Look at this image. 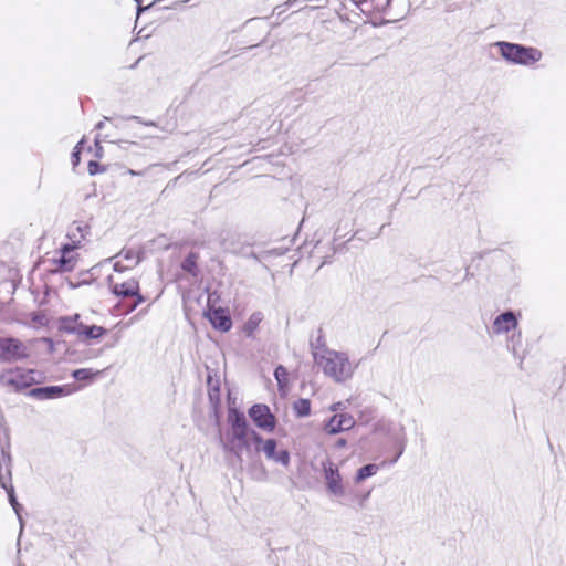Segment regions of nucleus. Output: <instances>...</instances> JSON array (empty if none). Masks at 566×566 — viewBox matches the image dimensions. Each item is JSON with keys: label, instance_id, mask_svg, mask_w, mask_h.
Here are the masks:
<instances>
[{"label": "nucleus", "instance_id": "f257e3e1", "mask_svg": "<svg viewBox=\"0 0 566 566\" xmlns=\"http://www.w3.org/2000/svg\"><path fill=\"white\" fill-rule=\"evenodd\" d=\"M315 364L322 368L325 375L336 381H344L352 377L355 366L345 353L328 348H316L313 352Z\"/></svg>", "mask_w": 566, "mask_h": 566}, {"label": "nucleus", "instance_id": "f03ea898", "mask_svg": "<svg viewBox=\"0 0 566 566\" xmlns=\"http://www.w3.org/2000/svg\"><path fill=\"white\" fill-rule=\"evenodd\" d=\"M122 261H116L114 264L115 273L108 276V285L113 294L119 297H136L134 304L129 311L135 310L140 303L144 302V297L139 294V283L134 277L124 279L122 275L123 270Z\"/></svg>", "mask_w": 566, "mask_h": 566}, {"label": "nucleus", "instance_id": "7ed1b4c3", "mask_svg": "<svg viewBox=\"0 0 566 566\" xmlns=\"http://www.w3.org/2000/svg\"><path fill=\"white\" fill-rule=\"evenodd\" d=\"M493 45L499 49L501 56L512 64L531 65L538 62L543 56L541 50L533 46L506 41H499Z\"/></svg>", "mask_w": 566, "mask_h": 566}, {"label": "nucleus", "instance_id": "20e7f679", "mask_svg": "<svg viewBox=\"0 0 566 566\" xmlns=\"http://www.w3.org/2000/svg\"><path fill=\"white\" fill-rule=\"evenodd\" d=\"M41 380L42 376L39 371L21 367L10 368L0 374L1 385L15 391L28 388Z\"/></svg>", "mask_w": 566, "mask_h": 566}, {"label": "nucleus", "instance_id": "39448f33", "mask_svg": "<svg viewBox=\"0 0 566 566\" xmlns=\"http://www.w3.org/2000/svg\"><path fill=\"white\" fill-rule=\"evenodd\" d=\"M323 475L325 480V484L329 494L336 497H343L346 494V488L343 482V478L340 475L338 467L331 462L326 461L323 463Z\"/></svg>", "mask_w": 566, "mask_h": 566}, {"label": "nucleus", "instance_id": "423d86ee", "mask_svg": "<svg viewBox=\"0 0 566 566\" xmlns=\"http://www.w3.org/2000/svg\"><path fill=\"white\" fill-rule=\"evenodd\" d=\"M342 403H334L331 409L336 412L326 423L325 431L329 434H336L342 431L349 430L354 427L355 420L354 418L346 412H337L340 409Z\"/></svg>", "mask_w": 566, "mask_h": 566}, {"label": "nucleus", "instance_id": "0eeeda50", "mask_svg": "<svg viewBox=\"0 0 566 566\" xmlns=\"http://www.w3.org/2000/svg\"><path fill=\"white\" fill-rule=\"evenodd\" d=\"M78 315H76L74 318H67L63 322V327L71 332L76 334L80 338L83 339H94L99 338L105 334V328L97 325L86 326L82 323L77 322Z\"/></svg>", "mask_w": 566, "mask_h": 566}, {"label": "nucleus", "instance_id": "6e6552de", "mask_svg": "<svg viewBox=\"0 0 566 566\" xmlns=\"http://www.w3.org/2000/svg\"><path fill=\"white\" fill-rule=\"evenodd\" d=\"M28 357L27 347L14 338H0V359L14 361Z\"/></svg>", "mask_w": 566, "mask_h": 566}, {"label": "nucleus", "instance_id": "1a4fd4ad", "mask_svg": "<svg viewBox=\"0 0 566 566\" xmlns=\"http://www.w3.org/2000/svg\"><path fill=\"white\" fill-rule=\"evenodd\" d=\"M0 485L8 492L9 501L19 515V503L14 496L13 486L11 485L10 457L3 450L0 455Z\"/></svg>", "mask_w": 566, "mask_h": 566}, {"label": "nucleus", "instance_id": "9d476101", "mask_svg": "<svg viewBox=\"0 0 566 566\" xmlns=\"http://www.w3.org/2000/svg\"><path fill=\"white\" fill-rule=\"evenodd\" d=\"M249 416L260 429L271 432L274 430L276 421L266 405H254L249 410Z\"/></svg>", "mask_w": 566, "mask_h": 566}, {"label": "nucleus", "instance_id": "9b49d317", "mask_svg": "<svg viewBox=\"0 0 566 566\" xmlns=\"http://www.w3.org/2000/svg\"><path fill=\"white\" fill-rule=\"evenodd\" d=\"M75 245L65 244L61 250L59 259H52L54 268L53 271L70 272L75 269L77 263L76 254L74 253Z\"/></svg>", "mask_w": 566, "mask_h": 566}, {"label": "nucleus", "instance_id": "f8f14e48", "mask_svg": "<svg viewBox=\"0 0 566 566\" xmlns=\"http://www.w3.org/2000/svg\"><path fill=\"white\" fill-rule=\"evenodd\" d=\"M276 450V441L273 439L265 440L260 447V451H262L269 460H273L277 463L283 464L284 467L289 465L290 454L286 450Z\"/></svg>", "mask_w": 566, "mask_h": 566}, {"label": "nucleus", "instance_id": "ddd939ff", "mask_svg": "<svg viewBox=\"0 0 566 566\" xmlns=\"http://www.w3.org/2000/svg\"><path fill=\"white\" fill-rule=\"evenodd\" d=\"M73 392V389L70 386H50L35 388L30 391L32 397H35L41 400L53 399L61 396H67Z\"/></svg>", "mask_w": 566, "mask_h": 566}, {"label": "nucleus", "instance_id": "4468645a", "mask_svg": "<svg viewBox=\"0 0 566 566\" xmlns=\"http://www.w3.org/2000/svg\"><path fill=\"white\" fill-rule=\"evenodd\" d=\"M206 316L214 328H218L222 332H228L232 326L231 317L223 308H209L206 312Z\"/></svg>", "mask_w": 566, "mask_h": 566}, {"label": "nucleus", "instance_id": "2eb2a0df", "mask_svg": "<svg viewBox=\"0 0 566 566\" xmlns=\"http://www.w3.org/2000/svg\"><path fill=\"white\" fill-rule=\"evenodd\" d=\"M249 429L245 418L242 415L237 413L232 421V433L233 438L239 441L241 447H249Z\"/></svg>", "mask_w": 566, "mask_h": 566}, {"label": "nucleus", "instance_id": "dca6fc26", "mask_svg": "<svg viewBox=\"0 0 566 566\" xmlns=\"http://www.w3.org/2000/svg\"><path fill=\"white\" fill-rule=\"evenodd\" d=\"M517 326V318L512 311L501 313L493 322V331L496 334L507 333L515 329Z\"/></svg>", "mask_w": 566, "mask_h": 566}, {"label": "nucleus", "instance_id": "f3484780", "mask_svg": "<svg viewBox=\"0 0 566 566\" xmlns=\"http://www.w3.org/2000/svg\"><path fill=\"white\" fill-rule=\"evenodd\" d=\"M407 444V436L405 432V428L399 426L398 429H395L394 436H391V452L395 450V454H391V464L397 462V460L402 455L405 448Z\"/></svg>", "mask_w": 566, "mask_h": 566}, {"label": "nucleus", "instance_id": "a211bd4d", "mask_svg": "<svg viewBox=\"0 0 566 566\" xmlns=\"http://www.w3.org/2000/svg\"><path fill=\"white\" fill-rule=\"evenodd\" d=\"M87 226L83 222H75L69 231V238L73 243L78 244L87 233Z\"/></svg>", "mask_w": 566, "mask_h": 566}, {"label": "nucleus", "instance_id": "6ab92c4d", "mask_svg": "<svg viewBox=\"0 0 566 566\" xmlns=\"http://www.w3.org/2000/svg\"><path fill=\"white\" fill-rule=\"evenodd\" d=\"M377 471H378L377 464H367L357 471V474L355 476V482L360 483L364 480H366L367 478L375 475L377 473Z\"/></svg>", "mask_w": 566, "mask_h": 566}, {"label": "nucleus", "instance_id": "aec40b11", "mask_svg": "<svg viewBox=\"0 0 566 566\" xmlns=\"http://www.w3.org/2000/svg\"><path fill=\"white\" fill-rule=\"evenodd\" d=\"M274 376L277 381L280 391L285 392L289 384L287 370L283 366H279L274 371Z\"/></svg>", "mask_w": 566, "mask_h": 566}, {"label": "nucleus", "instance_id": "412c9836", "mask_svg": "<svg viewBox=\"0 0 566 566\" xmlns=\"http://www.w3.org/2000/svg\"><path fill=\"white\" fill-rule=\"evenodd\" d=\"M294 410L301 417L308 416L311 411V403L307 399H300L294 403Z\"/></svg>", "mask_w": 566, "mask_h": 566}, {"label": "nucleus", "instance_id": "4be33fe9", "mask_svg": "<svg viewBox=\"0 0 566 566\" xmlns=\"http://www.w3.org/2000/svg\"><path fill=\"white\" fill-rule=\"evenodd\" d=\"M99 371H92V369H87V368H83V369H77V370H74L73 371V377L77 380H86V379H92L95 375H98Z\"/></svg>", "mask_w": 566, "mask_h": 566}, {"label": "nucleus", "instance_id": "5701e85b", "mask_svg": "<svg viewBox=\"0 0 566 566\" xmlns=\"http://www.w3.org/2000/svg\"><path fill=\"white\" fill-rule=\"evenodd\" d=\"M119 256H122V258H124L125 260L129 261V262H130L129 266H132V265H136V264L139 262V260H140V258H139L138 253H136V252H135V251H133V250L124 251V252H122V253L119 254ZM124 266H125V268H128V265H124Z\"/></svg>", "mask_w": 566, "mask_h": 566}, {"label": "nucleus", "instance_id": "b1692460", "mask_svg": "<svg viewBox=\"0 0 566 566\" xmlns=\"http://www.w3.org/2000/svg\"><path fill=\"white\" fill-rule=\"evenodd\" d=\"M265 440H263L261 438V436L254 431V430H251L250 434H249V444L252 442L255 444V450L259 452L260 451V447L262 446V443L264 442Z\"/></svg>", "mask_w": 566, "mask_h": 566}, {"label": "nucleus", "instance_id": "393cba45", "mask_svg": "<svg viewBox=\"0 0 566 566\" xmlns=\"http://www.w3.org/2000/svg\"><path fill=\"white\" fill-rule=\"evenodd\" d=\"M515 338L517 339L516 342L518 343L521 340V333L512 335L513 345L511 347V352L513 353L514 357L520 359V368H522L524 356H520L518 355V352H517V348H516V345H515Z\"/></svg>", "mask_w": 566, "mask_h": 566}, {"label": "nucleus", "instance_id": "a878e982", "mask_svg": "<svg viewBox=\"0 0 566 566\" xmlns=\"http://www.w3.org/2000/svg\"><path fill=\"white\" fill-rule=\"evenodd\" d=\"M84 143H85L84 139L80 140L72 154L73 166H77L80 163V153H81V149H82Z\"/></svg>", "mask_w": 566, "mask_h": 566}, {"label": "nucleus", "instance_id": "bb28decb", "mask_svg": "<svg viewBox=\"0 0 566 566\" xmlns=\"http://www.w3.org/2000/svg\"><path fill=\"white\" fill-rule=\"evenodd\" d=\"M98 164L96 161H90L88 171L91 175H95L97 172Z\"/></svg>", "mask_w": 566, "mask_h": 566}, {"label": "nucleus", "instance_id": "cd10ccee", "mask_svg": "<svg viewBox=\"0 0 566 566\" xmlns=\"http://www.w3.org/2000/svg\"><path fill=\"white\" fill-rule=\"evenodd\" d=\"M103 125H104V123H103V122H99V123L96 125V128H97V129H102V128H103Z\"/></svg>", "mask_w": 566, "mask_h": 566}, {"label": "nucleus", "instance_id": "c85d7f7f", "mask_svg": "<svg viewBox=\"0 0 566 566\" xmlns=\"http://www.w3.org/2000/svg\"><path fill=\"white\" fill-rule=\"evenodd\" d=\"M337 443H338V446L343 447L345 444V441L344 440H339Z\"/></svg>", "mask_w": 566, "mask_h": 566}, {"label": "nucleus", "instance_id": "c756f323", "mask_svg": "<svg viewBox=\"0 0 566 566\" xmlns=\"http://www.w3.org/2000/svg\"><path fill=\"white\" fill-rule=\"evenodd\" d=\"M129 175H138L137 172H135L134 170H129Z\"/></svg>", "mask_w": 566, "mask_h": 566}]
</instances>
